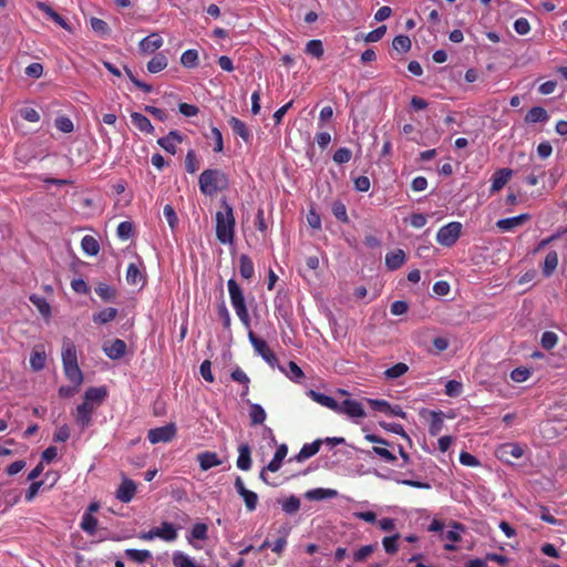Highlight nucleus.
<instances>
[{"mask_svg":"<svg viewBox=\"0 0 567 567\" xmlns=\"http://www.w3.org/2000/svg\"><path fill=\"white\" fill-rule=\"evenodd\" d=\"M223 210L216 213V237L221 244H233L235 237V216L226 199L220 200Z\"/></svg>","mask_w":567,"mask_h":567,"instance_id":"1","label":"nucleus"},{"mask_svg":"<svg viewBox=\"0 0 567 567\" xmlns=\"http://www.w3.org/2000/svg\"><path fill=\"white\" fill-rule=\"evenodd\" d=\"M199 189L204 195H214L217 192L227 189L229 179L227 175L217 168L205 169L198 179Z\"/></svg>","mask_w":567,"mask_h":567,"instance_id":"2","label":"nucleus"},{"mask_svg":"<svg viewBox=\"0 0 567 567\" xmlns=\"http://www.w3.org/2000/svg\"><path fill=\"white\" fill-rule=\"evenodd\" d=\"M227 287L230 297V302L236 311V315L238 316L241 323L245 327L249 328L250 317L246 306L243 289L239 287L238 282L234 278L228 280Z\"/></svg>","mask_w":567,"mask_h":567,"instance_id":"3","label":"nucleus"},{"mask_svg":"<svg viewBox=\"0 0 567 567\" xmlns=\"http://www.w3.org/2000/svg\"><path fill=\"white\" fill-rule=\"evenodd\" d=\"M248 338L254 347L255 351L272 368L278 367L281 371H284V368H281L278 364V358L275 354V352L269 348L268 343L264 340L258 338L252 331L248 332Z\"/></svg>","mask_w":567,"mask_h":567,"instance_id":"4","label":"nucleus"},{"mask_svg":"<svg viewBox=\"0 0 567 567\" xmlns=\"http://www.w3.org/2000/svg\"><path fill=\"white\" fill-rule=\"evenodd\" d=\"M143 540H152L158 537L165 542H173L177 538V529L172 523L163 522L159 527H154L148 532H143L138 535Z\"/></svg>","mask_w":567,"mask_h":567,"instance_id":"5","label":"nucleus"},{"mask_svg":"<svg viewBox=\"0 0 567 567\" xmlns=\"http://www.w3.org/2000/svg\"><path fill=\"white\" fill-rule=\"evenodd\" d=\"M462 233V224L458 221H452L441 227L436 234V240L439 244L445 247H452Z\"/></svg>","mask_w":567,"mask_h":567,"instance_id":"6","label":"nucleus"},{"mask_svg":"<svg viewBox=\"0 0 567 567\" xmlns=\"http://www.w3.org/2000/svg\"><path fill=\"white\" fill-rule=\"evenodd\" d=\"M175 423H168L164 426L151 429L147 434V439L152 444L168 443L176 436Z\"/></svg>","mask_w":567,"mask_h":567,"instance_id":"7","label":"nucleus"},{"mask_svg":"<svg viewBox=\"0 0 567 567\" xmlns=\"http://www.w3.org/2000/svg\"><path fill=\"white\" fill-rule=\"evenodd\" d=\"M524 454V449L518 443H504L496 450L497 457L506 463H511L512 458H520Z\"/></svg>","mask_w":567,"mask_h":567,"instance_id":"8","label":"nucleus"},{"mask_svg":"<svg viewBox=\"0 0 567 567\" xmlns=\"http://www.w3.org/2000/svg\"><path fill=\"white\" fill-rule=\"evenodd\" d=\"M340 414H346L352 419H362L365 417V411L362 404L355 400L347 399L343 402L339 403V410L336 411Z\"/></svg>","mask_w":567,"mask_h":567,"instance_id":"9","label":"nucleus"},{"mask_svg":"<svg viewBox=\"0 0 567 567\" xmlns=\"http://www.w3.org/2000/svg\"><path fill=\"white\" fill-rule=\"evenodd\" d=\"M94 406H89L87 403H81L76 406L75 422L82 431L92 425Z\"/></svg>","mask_w":567,"mask_h":567,"instance_id":"10","label":"nucleus"},{"mask_svg":"<svg viewBox=\"0 0 567 567\" xmlns=\"http://www.w3.org/2000/svg\"><path fill=\"white\" fill-rule=\"evenodd\" d=\"M162 45V37L158 33L153 32L140 41L138 50L143 54H152L156 52Z\"/></svg>","mask_w":567,"mask_h":567,"instance_id":"11","label":"nucleus"},{"mask_svg":"<svg viewBox=\"0 0 567 567\" xmlns=\"http://www.w3.org/2000/svg\"><path fill=\"white\" fill-rule=\"evenodd\" d=\"M136 488L137 486L133 480L124 477L115 493V496L122 503H130L136 493Z\"/></svg>","mask_w":567,"mask_h":567,"instance_id":"12","label":"nucleus"},{"mask_svg":"<svg viewBox=\"0 0 567 567\" xmlns=\"http://www.w3.org/2000/svg\"><path fill=\"white\" fill-rule=\"evenodd\" d=\"M184 136L178 131H171L166 136L159 137L157 144L172 155L177 152L176 143L181 144Z\"/></svg>","mask_w":567,"mask_h":567,"instance_id":"13","label":"nucleus"},{"mask_svg":"<svg viewBox=\"0 0 567 567\" xmlns=\"http://www.w3.org/2000/svg\"><path fill=\"white\" fill-rule=\"evenodd\" d=\"M529 219H530L529 214H520L518 216L503 218V219L497 220L496 227L499 228L502 231H511L514 228L522 226Z\"/></svg>","mask_w":567,"mask_h":567,"instance_id":"14","label":"nucleus"},{"mask_svg":"<svg viewBox=\"0 0 567 567\" xmlns=\"http://www.w3.org/2000/svg\"><path fill=\"white\" fill-rule=\"evenodd\" d=\"M106 396L107 391L105 386H91L85 391L82 403H87L89 406H94V404L100 405Z\"/></svg>","mask_w":567,"mask_h":567,"instance_id":"15","label":"nucleus"},{"mask_svg":"<svg viewBox=\"0 0 567 567\" xmlns=\"http://www.w3.org/2000/svg\"><path fill=\"white\" fill-rule=\"evenodd\" d=\"M429 414L430 416V424H429V433L431 436H436L441 433L443 425H444V414L441 411H427L424 410L422 412V415Z\"/></svg>","mask_w":567,"mask_h":567,"instance_id":"16","label":"nucleus"},{"mask_svg":"<svg viewBox=\"0 0 567 567\" xmlns=\"http://www.w3.org/2000/svg\"><path fill=\"white\" fill-rule=\"evenodd\" d=\"M37 7L61 28H63L66 31H71V25L68 23V21L56 11H54V9L50 4H48L47 2H38Z\"/></svg>","mask_w":567,"mask_h":567,"instance_id":"17","label":"nucleus"},{"mask_svg":"<svg viewBox=\"0 0 567 567\" xmlns=\"http://www.w3.org/2000/svg\"><path fill=\"white\" fill-rule=\"evenodd\" d=\"M197 461L202 471H208L214 466L220 465L223 462L215 452H203L197 455Z\"/></svg>","mask_w":567,"mask_h":567,"instance_id":"18","label":"nucleus"},{"mask_svg":"<svg viewBox=\"0 0 567 567\" xmlns=\"http://www.w3.org/2000/svg\"><path fill=\"white\" fill-rule=\"evenodd\" d=\"M513 171L511 168L497 169L492 176V192L501 190L508 182Z\"/></svg>","mask_w":567,"mask_h":567,"instance_id":"19","label":"nucleus"},{"mask_svg":"<svg viewBox=\"0 0 567 567\" xmlns=\"http://www.w3.org/2000/svg\"><path fill=\"white\" fill-rule=\"evenodd\" d=\"M308 396L311 398L315 402L321 404L322 406H326L332 411L339 410V402H337L332 396H329L324 393L309 390Z\"/></svg>","mask_w":567,"mask_h":567,"instance_id":"20","label":"nucleus"},{"mask_svg":"<svg viewBox=\"0 0 567 567\" xmlns=\"http://www.w3.org/2000/svg\"><path fill=\"white\" fill-rule=\"evenodd\" d=\"M251 450L247 443L238 446L237 467L241 471H248L251 467Z\"/></svg>","mask_w":567,"mask_h":567,"instance_id":"21","label":"nucleus"},{"mask_svg":"<svg viewBox=\"0 0 567 567\" xmlns=\"http://www.w3.org/2000/svg\"><path fill=\"white\" fill-rule=\"evenodd\" d=\"M322 443L323 441L321 439H318L312 443L305 444L299 451V453L293 457V460H296L297 462H303L307 458L312 457L319 452Z\"/></svg>","mask_w":567,"mask_h":567,"instance_id":"22","label":"nucleus"},{"mask_svg":"<svg viewBox=\"0 0 567 567\" xmlns=\"http://www.w3.org/2000/svg\"><path fill=\"white\" fill-rule=\"evenodd\" d=\"M103 350L110 359L118 360L126 352V343L121 339H115L110 346H105Z\"/></svg>","mask_w":567,"mask_h":567,"instance_id":"23","label":"nucleus"},{"mask_svg":"<svg viewBox=\"0 0 567 567\" xmlns=\"http://www.w3.org/2000/svg\"><path fill=\"white\" fill-rule=\"evenodd\" d=\"M405 258L402 249H395L385 255V266L389 270H396L405 262Z\"/></svg>","mask_w":567,"mask_h":567,"instance_id":"24","label":"nucleus"},{"mask_svg":"<svg viewBox=\"0 0 567 567\" xmlns=\"http://www.w3.org/2000/svg\"><path fill=\"white\" fill-rule=\"evenodd\" d=\"M62 362L63 365L78 363L76 347L74 342L68 338L63 339Z\"/></svg>","mask_w":567,"mask_h":567,"instance_id":"25","label":"nucleus"},{"mask_svg":"<svg viewBox=\"0 0 567 567\" xmlns=\"http://www.w3.org/2000/svg\"><path fill=\"white\" fill-rule=\"evenodd\" d=\"M337 495L338 492L336 489L318 487L306 492L305 497L308 501H323L328 498H333Z\"/></svg>","mask_w":567,"mask_h":567,"instance_id":"26","label":"nucleus"},{"mask_svg":"<svg viewBox=\"0 0 567 567\" xmlns=\"http://www.w3.org/2000/svg\"><path fill=\"white\" fill-rule=\"evenodd\" d=\"M233 132L240 136L246 143L251 140V134L246 124L238 117L231 116L228 121Z\"/></svg>","mask_w":567,"mask_h":567,"instance_id":"27","label":"nucleus"},{"mask_svg":"<svg viewBox=\"0 0 567 567\" xmlns=\"http://www.w3.org/2000/svg\"><path fill=\"white\" fill-rule=\"evenodd\" d=\"M95 292L104 302H114L117 298L116 289L104 282L97 284Z\"/></svg>","mask_w":567,"mask_h":567,"instance_id":"28","label":"nucleus"},{"mask_svg":"<svg viewBox=\"0 0 567 567\" xmlns=\"http://www.w3.org/2000/svg\"><path fill=\"white\" fill-rule=\"evenodd\" d=\"M132 123L141 131L147 134L154 133V126L152 125L151 121L138 112H133L131 114Z\"/></svg>","mask_w":567,"mask_h":567,"instance_id":"29","label":"nucleus"},{"mask_svg":"<svg viewBox=\"0 0 567 567\" xmlns=\"http://www.w3.org/2000/svg\"><path fill=\"white\" fill-rule=\"evenodd\" d=\"M66 378L75 385L80 386L83 382V373L78 363L63 365Z\"/></svg>","mask_w":567,"mask_h":567,"instance_id":"30","label":"nucleus"},{"mask_svg":"<svg viewBox=\"0 0 567 567\" xmlns=\"http://www.w3.org/2000/svg\"><path fill=\"white\" fill-rule=\"evenodd\" d=\"M168 64V60L163 52L156 53L148 62H147V71L150 73H158L163 71Z\"/></svg>","mask_w":567,"mask_h":567,"instance_id":"31","label":"nucleus"},{"mask_svg":"<svg viewBox=\"0 0 567 567\" xmlns=\"http://www.w3.org/2000/svg\"><path fill=\"white\" fill-rule=\"evenodd\" d=\"M288 447L286 444L278 446L272 460L268 463L266 468L270 472H277L282 464L284 458L287 456Z\"/></svg>","mask_w":567,"mask_h":567,"instance_id":"32","label":"nucleus"},{"mask_svg":"<svg viewBox=\"0 0 567 567\" xmlns=\"http://www.w3.org/2000/svg\"><path fill=\"white\" fill-rule=\"evenodd\" d=\"M548 118H549V115L544 107L534 106L527 112V114L525 116V122L526 123H539V122H547Z\"/></svg>","mask_w":567,"mask_h":567,"instance_id":"33","label":"nucleus"},{"mask_svg":"<svg viewBox=\"0 0 567 567\" xmlns=\"http://www.w3.org/2000/svg\"><path fill=\"white\" fill-rule=\"evenodd\" d=\"M29 300L44 318H49L51 316V307L44 297L32 293L29 297Z\"/></svg>","mask_w":567,"mask_h":567,"instance_id":"34","label":"nucleus"},{"mask_svg":"<svg viewBox=\"0 0 567 567\" xmlns=\"http://www.w3.org/2000/svg\"><path fill=\"white\" fill-rule=\"evenodd\" d=\"M558 266V254L555 250L549 251L544 260L543 275L550 277Z\"/></svg>","mask_w":567,"mask_h":567,"instance_id":"35","label":"nucleus"},{"mask_svg":"<svg viewBox=\"0 0 567 567\" xmlns=\"http://www.w3.org/2000/svg\"><path fill=\"white\" fill-rule=\"evenodd\" d=\"M266 412L264 408L260 404L251 403L249 406V417H250V424L252 426L260 425L266 420Z\"/></svg>","mask_w":567,"mask_h":567,"instance_id":"36","label":"nucleus"},{"mask_svg":"<svg viewBox=\"0 0 567 567\" xmlns=\"http://www.w3.org/2000/svg\"><path fill=\"white\" fill-rule=\"evenodd\" d=\"M239 272L244 279H251L254 277V264L248 255H241L239 257Z\"/></svg>","mask_w":567,"mask_h":567,"instance_id":"37","label":"nucleus"},{"mask_svg":"<svg viewBox=\"0 0 567 567\" xmlns=\"http://www.w3.org/2000/svg\"><path fill=\"white\" fill-rule=\"evenodd\" d=\"M117 316V309L115 308H105L102 311L93 315V322L97 324H106L114 320Z\"/></svg>","mask_w":567,"mask_h":567,"instance_id":"38","label":"nucleus"},{"mask_svg":"<svg viewBox=\"0 0 567 567\" xmlns=\"http://www.w3.org/2000/svg\"><path fill=\"white\" fill-rule=\"evenodd\" d=\"M125 556L136 563V564H143L146 563L150 558H152V554L147 549H126Z\"/></svg>","mask_w":567,"mask_h":567,"instance_id":"39","label":"nucleus"},{"mask_svg":"<svg viewBox=\"0 0 567 567\" xmlns=\"http://www.w3.org/2000/svg\"><path fill=\"white\" fill-rule=\"evenodd\" d=\"M81 247L83 251L90 256H96L100 251L99 241L90 235H86L81 240Z\"/></svg>","mask_w":567,"mask_h":567,"instance_id":"40","label":"nucleus"},{"mask_svg":"<svg viewBox=\"0 0 567 567\" xmlns=\"http://www.w3.org/2000/svg\"><path fill=\"white\" fill-rule=\"evenodd\" d=\"M207 538L208 527L204 523H196L190 529V535L187 537L190 544H193V539L206 540Z\"/></svg>","mask_w":567,"mask_h":567,"instance_id":"41","label":"nucleus"},{"mask_svg":"<svg viewBox=\"0 0 567 567\" xmlns=\"http://www.w3.org/2000/svg\"><path fill=\"white\" fill-rule=\"evenodd\" d=\"M277 502L281 504L282 511L286 514L292 515L300 509V499L295 495H291L287 499H278Z\"/></svg>","mask_w":567,"mask_h":567,"instance_id":"42","label":"nucleus"},{"mask_svg":"<svg viewBox=\"0 0 567 567\" xmlns=\"http://www.w3.org/2000/svg\"><path fill=\"white\" fill-rule=\"evenodd\" d=\"M364 453L369 456L372 454L378 455L386 463H394L396 461V456L386 447L383 446H373L372 450L364 451Z\"/></svg>","mask_w":567,"mask_h":567,"instance_id":"43","label":"nucleus"},{"mask_svg":"<svg viewBox=\"0 0 567 567\" xmlns=\"http://www.w3.org/2000/svg\"><path fill=\"white\" fill-rule=\"evenodd\" d=\"M181 63L183 66L193 69L198 65V52L196 50H186L181 56Z\"/></svg>","mask_w":567,"mask_h":567,"instance_id":"44","label":"nucleus"},{"mask_svg":"<svg viewBox=\"0 0 567 567\" xmlns=\"http://www.w3.org/2000/svg\"><path fill=\"white\" fill-rule=\"evenodd\" d=\"M97 527V519L91 513H84L82 516L81 528L89 535H94Z\"/></svg>","mask_w":567,"mask_h":567,"instance_id":"45","label":"nucleus"},{"mask_svg":"<svg viewBox=\"0 0 567 567\" xmlns=\"http://www.w3.org/2000/svg\"><path fill=\"white\" fill-rule=\"evenodd\" d=\"M409 370V367L403 363V362H399L394 365H392L391 368L386 369L385 372H384V375H385V379L388 380H394V379H398L400 377H402L403 374H405Z\"/></svg>","mask_w":567,"mask_h":567,"instance_id":"46","label":"nucleus"},{"mask_svg":"<svg viewBox=\"0 0 567 567\" xmlns=\"http://www.w3.org/2000/svg\"><path fill=\"white\" fill-rule=\"evenodd\" d=\"M126 280L130 285H137L144 282V277L135 264H130L126 271Z\"/></svg>","mask_w":567,"mask_h":567,"instance_id":"47","label":"nucleus"},{"mask_svg":"<svg viewBox=\"0 0 567 567\" xmlns=\"http://www.w3.org/2000/svg\"><path fill=\"white\" fill-rule=\"evenodd\" d=\"M392 45L394 50L406 53L411 50L412 43L408 35L400 34L393 39Z\"/></svg>","mask_w":567,"mask_h":567,"instance_id":"48","label":"nucleus"},{"mask_svg":"<svg viewBox=\"0 0 567 567\" xmlns=\"http://www.w3.org/2000/svg\"><path fill=\"white\" fill-rule=\"evenodd\" d=\"M306 53L320 59L323 55V45L320 40H310L306 44Z\"/></svg>","mask_w":567,"mask_h":567,"instance_id":"49","label":"nucleus"},{"mask_svg":"<svg viewBox=\"0 0 567 567\" xmlns=\"http://www.w3.org/2000/svg\"><path fill=\"white\" fill-rule=\"evenodd\" d=\"M185 168L189 174L196 173L199 168V162L194 150H189L186 154Z\"/></svg>","mask_w":567,"mask_h":567,"instance_id":"50","label":"nucleus"},{"mask_svg":"<svg viewBox=\"0 0 567 567\" xmlns=\"http://www.w3.org/2000/svg\"><path fill=\"white\" fill-rule=\"evenodd\" d=\"M377 544H370L355 550L353 553L354 561H364L377 549Z\"/></svg>","mask_w":567,"mask_h":567,"instance_id":"51","label":"nucleus"},{"mask_svg":"<svg viewBox=\"0 0 567 567\" xmlns=\"http://www.w3.org/2000/svg\"><path fill=\"white\" fill-rule=\"evenodd\" d=\"M558 341V336L553 331H545L542 334L540 344L545 350L553 349Z\"/></svg>","mask_w":567,"mask_h":567,"instance_id":"52","label":"nucleus"},{"mask_svg":"<svg viewBox=\"0 0 567 567\" xmlns=\"http://www.w3.org/2000/svg\"><path fill=\"white\" fill-rule=\"evenodd\" d=\"M163 214L171 227L172 230H174L178 225V217L177 214L172 205H165Z\"/></svg>","mask_w":567,"mask_h":567,"instance_id":"53","label":"nucleus"},{"mask_svg":"<svg viewBox=\"0 0 567 567\" xmlns=\"http://www.w3.org/2000/svg\"><path fill=\"white\" fill-rule=\"evenodd\" d=\"M400 538V534H394L393 536L384 537L382 540L384 550L393 555L398 551V539Z\"/></svg>","mask_w":567,"mask_h":567,"instance_id":"54","label":"nucleus"},{"mask_svg":"<svg viewBox=\"0 0 567 567\" xmlns=\"http://www.w3.org/2000/svg\"><path fill=\"white\" fill-rule=\"evenodd\" d=\"M380 426L383 427L384 430L395 433L411 442L410 436L406 434V432L404 431V429L401 424L380 422Z\"/></svg>","mask_w":567,"mask_h":567,"instance_id":"55","label":"nucleus"},{"mask_svg":"<svg viewBox=\"0 0 567 567\" xmlns=\"http://www.w3.org/2000/svg\"><path fill=\"white\" fill-rule=\"evenodd\" d=\"M240 497L244 499L246 508L249 512L256 509L258 503V495L255 492L247 489Z\"/></svg>","mask_w":567,"mask_h":567,"instance_id":"56","label":"nucleus"},{"mask_svg":"<svg viewBox=\"0 0 567 567\" xmlns=\"http://www.w3.org/2000/svg\"><path fill=\"white\" fill-rule=\"evenodd\" d=\"M45 354L44 352H37L34 351L32 354H31V358H30V364H31V368L34 370V371H40L44 368L45 365Z\"/></svg>","mask_w":567,"mask_h":567,"instance_id":"57","label":"nucleus"},{"mask_svg":"<svg viewBox=\"0 0 567 567\" xmlns=\"http://www.w3.org/2000/svg\"><path fill=\"white\" fill-rule=\"evenodd\" d=\"M55 127L63 133H71L74 130L73 122L68 116L56 117Z\"/></svg>","mask_w":567,"mask_h":567,"instance_id":"58","label":"nucleus"},{"mask_svg":"<svg viewBox=\"0 0 567 567\" xmlns=\"http://www.w3.org/2000/svg\"><path fill=\"white\" fill-rule=\"evenodd\" d=\"M117 236L123 239H130L133 235V224L131 221H122L116 229Z\"/></svg>","mask_w":567,"mask_h":567,"instance_id":"59","label":"nucleus"},{"mask_svg":"<svg viewBox=\"0 0 567 567\" xmlns=\"http://www.w3.org/2000/svg\"><path fill=\"white\" fill-rule=\"evenodd\" d=\"M463 385L456 380H450L445 384V394L451 398H456L462 393Z\"/></svg>","mask_w":567,"mask_h":567,"instance_id":"60","label":"nucleus"},{"mask_svg":"<svg viewBox=\"0 0 567 567\" xmlns=\"http://www.w3.org/2000/svg\"><path fill=\"white\" fill-rule=\"evenodd\" d=\"M90 24L93 31H95L99 34H109L111 31L109 24L104 20L99 18H91Z\"/></svg>","mask_w":567,"mask_h":567,"instance_id":"61","label":"nucleus"},{"mask_svg":"<svg viewBox=\"0 0 567 567\" xmlns=\"http://www.w3.org/2000/svg\"><path fill=\"white\" fill-rule=\"evenodd\" d=\"M217 313H218V317L223 321L224 328L225 329H229L230 328V323H231V318H230L229 311H228L224 300H221V302L218 305Z\"/></svg>","mask_w":567,"mask_h":567,"instance_id":"62","label":"nucleus"},{"mask_svg":"<svg viewBox=\"0 0 567 567\" xmlns=\"http://www.w3.org/2000/svg\"><path fill=\"white\" fill-rule=\"evenodd\" d=\"M352 157V152L347 147H340L338 148L333 154V161L337 164H344L348 163Z\"/></svg>","mask_w":567,"mask_h":567,"instance_id":"63","label":"nucleus"},{"mask_svg":"<svg viewBox=\"0 0 567 567\" xmlns=\"http://www.w3.org/2000/svg\"><path fill=\"white\" fill-rule=\"evenodd\" d=\"M368 403L372 410L382 412V413H386V414L389 413V410L391 409V404L385 400L368 399Z\"/></svg>","mask_w":567,"mask_h":567,"instance_id":"64","label":"nucleus"}]
</instances>
